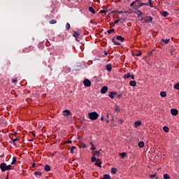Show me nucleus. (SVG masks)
Here are the masks:
<instances>
[{
	"mask_svg": "<svg viewBox=\"0 0 179 179\" xmlns=\"http://www.w3.org/2000/svg\"><path fill=\"white\" fill-rule=\"evenodd\" d=\"M82 148H86V145H85V144H84V143H83V145H82Z\"/></svg>",
	"mask_w": 179,
	"mask_h": 179,
	"instance_id": "nucleus-52",
	"label": "nucleus"
},
{
	"mask_svg": "<svg viewBox=\"0 0 179 179\" xmlns=\"http://www.w3.org/2000/svg\"><path fill=\"white\" fill-rule=\"evenodd\" d=\"M20 139L19 138H15V139H13V142L16 143L17 141H19Z\"/></svg>",
	"mask_w": 179,
	"mask_h": 179,
	"instance_id": "nucleus-48",
	"label": "nucleus"
},
{
	"mask_svg": "<svg viewBox=\"0 0 179 179\" xmlns=\"http://www.w3.org/2000/svg\"><path fill=\"white\" fill-rule=\"evenodd\" d=\"M117 92H110V94H108V96H110V98L111 99H114L115 96H117Z\"/></svg>",
	"mask_w": 179,
	"mask_h": 179,
	"instance_id": "nucleus-8",
	"label": "nucleus"
},
{
	"mask_svg": "<svg viewBox=\"0 0 179 179\" xmlns=\"http://www.w3.org/2000/svg\"><path fill=\"white\" fill-rule=\"evenodd\" d=\"M31 134H32L33 136L35 137L36 136V134L35 133H34L33 131H31Z\"/></svg>",
	"mask_w": 179,
	"mask_h": 179,
	"instance_id": "nucleus-56",
	"label": "nucleus"
},
{
	"mask_svg": "<svg viewBox=\"0 0 179 179\" xmlns=\"http://www.w3.org/2000/svg\"><path fill=\"white\" fill-rule=\"evenodd\" d=\"M138 146L140 148H143L144 147V142L143 141H140L138 143Z\"/></svg>",
	"mask_w": 179,
	"mask_h": 179,
	"instance_id": "nucleus-27",
	"label": "nucleus"
},
{
	"mask_svg": "<svg viewBox=\"0 0 179 179\" xmlns=\"http://www.w3.org/2000/svg\"><path fill=\"white\" fill-rule=\"evenodd\" d=\"M117 168H111V173L112 174H115L117 173Z\"/></svg>",
	"mask_w": 179,
	"mask_h": 179,
	"instance_id": "nucleus-24",
	"label": "nucleus"
},
{
	"mask_svg": "<svg viewBox=\"0 0 179 179\" xmlns=\"http://www.w3.org/2000/svg\"><path fill=\"white\" fill-rule=\"evenodd\" d=\"M12 169V165H7L6 163L0 164V170L2 172H6Z\"/></svg>",
	"mask_w": 179,
	"mask_h": 179,
	"instance_id": "nucleus-1",
	"label": "nucleus"
},
{
	"mask_svg": "<svg viewBox=\"0 0 179 179\" xmlns=\"http://www.w3.org/2000/svg\"><path fill=\"white\" fill-rule=\"evenodd\" d=\"M171 114H172L173 116H177L178 111L177 109H171Z\"/></svg>",
	"mask_w": 179,
	"mask_h": 179,
	"instance_id": "nucleus-7",
	"label": "nucleus"
},
{
	"mask_svg": "<svg viewBox=\"0 0 179 179\" xmlns=\"http://www.w3.org/2000/svg\"><path fill=\"white\" fill-rule=\"evenodd\" d=\"M16 162H17V157H16V156H14V157H13V161H12V162H11V165H15V164L16 163Z\"/></svg>",
	"mask_w": 179,
	"mask_h": 179,
	"instance_id": "nucleus-23",
	"label": "nucleus"
},
{
	"mask_svg": "<svg viewBox=\"0 0 179 179\" xmlns=\"http://www.w3.org/2000/svg\"><path fill=\"white\" fill-rule=\"evenodd\" d=\"M90 145H92V148H90V150H95L96 148L94 146L92 143H90Z\"/></svg>",
	"mask_w": 179,
	"mask_h": 179,
	"instance_id": "nucleus-40",
	"label": "nucleus"
},
{
	"mask_svg": "<svg viewBox=\"0 0 179 179\" xmlns=\"http://www.w3.org/2000/svg\"><path fill=\"white\" fill-rule=\"evenodd\" d=\"M157 177V175L156 174H152V175H150V178H154Z\"/></svg>",
	"mask_w": 179,
	"mask_h": 179,
	"instance_id": "nucleus-43",
	"label": "nucleus"
},
{
	"mask_svg": "<svg viewBox=\"0 0 179 179\" xmlns=\"http://www.w3.org/2000/svg\"><path fill=\"white\" fill-rule=\"evenodd\" d=\"M88 10H90V12H91V13H92V14L96 13V12L95 11L94 8L93 7H92V6L88 8Z\"/></svg>",
	"mask_w": 179,
	"mask_h": 179,
	"instance_id": "nucleus-15",
	"label": "nucleus"
},
{
	"mask_svg": "<svg viewBox=\"0 0 179 179\" xmlns=\"http://www.w3.org/2000/svg\"><path fill=\"white\" fill-rule=\"evenodd\" d=\"M76 149V146H72L71 148H70V153L71 154H74V150Z\"/></svg>",
	"mask_w": 179,
	"mask_h": 179,
	"instance_id": "nucleus-28",
	"label": "nucleus"
},
{
	"mask_svg": "<svg viewBox=\"0 0 179 179\" xmlns=\"http://www.w3.org/2000/svg\"><path fill=\"white\" fill-rule=\"evenodd\" d=\"M106 71H112V65H110V64H108V65H106Z\"/></svg>",
	"mask_w": 179,
	"mask_h": 179,
	"instance_id": "nucleus-20",
	"label": "nucleus"
},
{
	"mask_svg": "<svg viewBox=\"0 0 179 179\" xmlns=\"http://www.w3.org/2000/svg\"><path fill=\"white\" fill-rule=\"evenodd\" d=\"M131 55L134 57H141V55H142V52L138 51V52H137L136 53L132 52Z\"/></svg>",
	"mask_w": 179,
	"mask_h": 179,
	"instance_id": "nucleus-12",
	"label": "nucleus"
},
{
	"mask_svg": "<svg viewBox=\"0 0 179 179\" xmlns=\"http://www.w3.org/2000/svg\"><path fill=\"white\" fill-rule=\"evenodd\" d=\"M75 40H76L78 42H79V41H78V37L76 38H75Z\"/></svg>",
	"mask_w": 179,
	"mask_h": 179,
	"instance_id": "nucleus-59",
	"label": "nucleus"
},
{
	"mask_svg": "<svg viewBox=\"0 0 179 179\" xmlns=\"http://www.w3.org/2000/svg\"><path fill=\"white\" fill-rule=\"evenodd\" d=\"M63 113H64V116H65V117L72 115L71 110H64Z\"/></svg>",
	"mask_w": 179,
	"mask_h": 179,
	"instance_id": "nucleus-10",
	"label": "nucleus"
},
{
	"mask_svg": "<svg viewBox=\"0 0 179 179\" xmlns=\"http://www.w3.org/2000/svg\"><path fill=\"white\" fill-rule=\"evenodd\" d=\"M44 171H45L46 172L50 171V165H45L44 166Z\"/></svg>",
	"mask_w": 179,
	"mask_h": 179,
	"instance_id": "nucleus-19",
	"label": "nucleus"
},
{
	"mask_svg": "<svg viewBox=\"0 0 179 179\" xmlns=\"http://www.w3.org/2000/svg\"><path fill=\"white\" fill-rule=\"evenodd\" d=\"M163 131H164L166 133L169 132V128L166 126L163 127Z\"/></svg>",
	"mask_w": 179,
	"mask_h": 179,
	"instance_id": "nucleus-26",
	"label": "nucleus"
},
{
	"mask_svg": "<svg viewBox=\"0 0 179 179\" xmlns=\"http://www.w3.org/2000/svg\"><path fill=\"white\" fill-rule=\"evenodd\" d=\"M103 179H110V175L105 174L103 176Z\"/></svg>",
	"mask_w": 179,
	"mask_h": 179,
	"instance_id": "nucleus-30",
	"label": "nucleus"
},
{
	"mask_svg": "<svg viewBox=\"0 0 179 179\" xmlns=\"http://www.w3.org/2000/svg\"><path fill=\"white\" fill-rule=\"evenodd\" d=\"M99 115L96 112H92V113H88V118H90L91 120H97Z\"/></svg>",
	"mask_w": 179,
	"mask_h": 179,
	"instance_id": "nucleus-3",
	"label": "nucleus"
},
{
	"mask_svg": "<svg viewBox=\"0 0 179 179\" xmlns=\"http://www.w3.org/2000/svg\"><path fill=\"white\" fill-rule=\"evenodd\" d=\"M160 96L161 97H166V92H160Z\"/></svg>",
	"mask_w": 179,
	"mask_h": 179,
	"instance_id": "nucleus-25",
	"label": "nucleus"
},
{
	"mask_svg": "<svg viewBox=\"0 0 179 179\" xmlns=\"http://www.w3.org/2000/svg\"><path fill=\"white\" fill-rule=\"evenodd\" d=\"M107 12H108L107 9L100 10V13H106V14H107Z\"/></svg>",
	"mask_w": 179,
	"mask_h": 179,
	"instance_id": "nucleus-41",
	"label": "nucleus"
},
{
	"mask_svg": "<svg viewBox=\"0 0 179 179\" xmlns=\"http://www.w3.org/2000/svg\"><path fill=\"white\" fill-rule=\"evenodd\" d=\"M32 167H34V168L36 167V164L35 163L32 164Z\"/></svg>",
	"mask_w": 179,
	"mask_h": 179,
	"instance_id": "nucleus-58",
	"label": "nucleus"
},
{
	"mask_svg": "<svg viewBox=\"0 0 179 179\" xmlns=\"http://www.w3.org/2000/svg\"><path fill=\"white\" fill-rule=\"evenodd\" d=\"M57 22V20H51L49 23H50L51 24H54Z\"/></svg>",
	"mask_w": 179,
	"mask_h": 179,
	"instance_id": "nucleus-37",
	"label": "nucleus"
},
{
	"mask_svg": "<svg viewBox=\"0 0 179 179\" xmlns=\"http://www.w3.org/2000/svg\"><path fill=\"white\" fill-rule=\"evenodd\" d=\"M106 123H108V120H106Z\"/></svg>",
	"mask_w": 179,
	"mask_h": 179,
	"instance_id": "nucleus-63",
	"label": "nucleus"
},
{
	"mask_svg": "<svg viewBox=\"0 0 179 179\" xmlns=\"http://www.w3.org/2000/svg\"><path fill=\"white\" fill-rule=\"evenodd\" d=\"M121 20H124V19L123 18H120L119 20H116L115 21H114V24H117Z\"/></svg>",
	"mask_w": 179,
	"mask_h": 179,
	"instance_id": "nucleus-38",
	"label": "nucleus"
},
{
	"mask_svg": "<svg viewBox=\"0 0 179 179\" xmlns=\"http://www.w3.org/2000/svg\"><path fill=\"white\" fill-rule=\"evenodd\" d=\"M120 156H121V158L122 159H124V157H127V153L126 152H122L120 154Z\"/></svg>",
	"mask_w": 179,
	"mask_h": 179,
	"instance_id": "nucleus-34",
	"label": "nucleus"
},
{
	"mask_svg": "<svg viewBox=\"0 0 179 179\" xmlns=\"http://www.w3.org/2000/svg\"><path fill=\"white\" fill-rule=\"evenodd\" d=\"M106 117H108V114H106Z\"/></svg>",
	"mask_w": 179,
	"mask_h": 179,
	"instance_id": "nucleus-61",
	"label": "nucleus"
},
{
	"mask_svg": "<svg viewBox=\"0 0 179 179\" xmlns=\"http://www.w3.org/2000/svg\"><path fill=\"white\" fill-rule=\"evenodd\" d=\"M169 15V13H167V11H163L162 16L164 17H166Z\"/></svg>",
	"mask_w": 179,
	"mask_h": 179,
	"instance_id": "nucleus-29",
	"label": "nucleus"
},
{
	"mask_svg": "<svg viewBox=\"0 0 179 179\" xmlns=\"http://www.w3.org/2000/svg\"><path fill=\"white\" fill-rule=\"evenodd\" d=\"M130 76H131V75L130 74V73H128L126 75H124V78H130Z\"/></svg>",
	"mask_w": 179,
	"mask_h": 179,
	"instance_id": "nucleus-35",
	"label": "nucleus"
},
{
	"mask_svg": "<svg viewBox=\"0 0 179 179\" xmlns=\"http://www.w3.org/2000/svg\"><path fill=\"white\" fill-rule=\"evenodd\" d=\"M111 41L113 43L114 45H120V43H117L115 41V37H113V38H111Z\"/></svg>",
	"mask_w": 179,
	"mask_h": 179,
	"instance_id": "nucleus-18",
	"label": "nucleus"
},
{
	"mask_svg": "<svg viewBox=\"0 0 179 179\" xmlns=\"http://www.w3.org/2000/svg\"><path fill=\"white\" fill-rule=\"evenodd\" d=\"M129 78H131V80H135V76L134 75H131V76Z\"/></svg>",
	"mask_w": 179,
	"mask_h": 179,
	"instance_id": "nucleus-47",
	"label": "nucleus"
},
{
	"mask_svg": "<svg viewBox=\"0 0 179 179\" xmlns=\"http://www.w3.org/2000/svg\"><path fill=\"white\" fill-rule=\"evenodd\" d=\"M139 1V0H136V1H134V2H136V3H138Z\"/></svg>",
	"mask_w": 179,
	"mask_h": 179,
	"instance_id": "nucleus-60",
	"label": "nucleus"
},
{
	"mask_svg": "<svg viewBox=\"0 0 179 179\" xmlns=\"http://www.w3.org/2000/svg\"><path fill=\"white\" fill-rule=\"evenodd\" d=\"M113 32H115V29H109V30L107 31V33H108V34H113Z\"/></svg>",
	"mask_w": 179,
	"mask_h": 179,
	"instance_id": "nucleus-31",
	"label": "nucleus"
},
{
	"mask_svg": "<svg viewBox=\"0 0 179 179\" xmlns=\"http://www.w3.org/2000/svg\"><path fill=\"white\" fill-rule=\"evenodd\" d=\"M136 1H132V3L129 5V6L133 7L136 4Z\"/></svg>",
	"mask_w": 179,
	"mask_h": 179,
	"instance_id": "nucleus-45",
	"label": "nucleus"
},
{
	"mask_svg": "<svg viewBox=\"0 0 179 179\" xmlns=\"http://www.w3.org/2000/svg\"><path fill=\"white\" fill-rule=\"evenodd\" d=\"M163 178L164 179H170V176L168 174L163 175Z\"/></svg>",
	"mask_w": 179,
	"mask_h": 179,
	"instance_id": "nucleus-36",
	"label": "nucleus"
},
{
	"mask_svg": "<svg viewBox=\"0 0 179 179\" xmlns=\"http://www.w3.org/2000/svg\"><path fill=\"white\" fill-rule=\"evenodd\" d=\"M100 151H101V150H99V151H96V152H95V154H93V155H97L98 157H99Z\"/></svg>",
	"mask_w": 179,
	"mask_h": 179,
	"instance_id": "nucleus-44",
	"label": "nucleus"
},
{
	"mask_svg": "<svg viewBox=\"0 0 179 179\" xmlns=\"http://www.w3.org/2000/svg\"><path fill=\"white\" fill-rule=\"evenodd\" d=\"M12 144L14 145V146H16V142L13 141Z\"/></svg>",
	"mask_w": 179,
	"mask_h": 179,
	"instance_id": "nucleus-57",
	"label": "nucleus"
},
{
	"mask_svg": "<svg viewBox=\"0 0 179 179\" xmlns=\"http://www.w3.org/2000/svg\"><path fill=\"white\" fill-rule=\"evenodd\" d=\"M108 92V87L103 86L102 89H101V94H105Z\"/></svg>",
	"mask_w": 179,
	"mask_h": 179,
	"instance_id": "nucleus-11",
	"label": "nucleus"
},
{
	"mask_svg": "<svg viewBox=\"0 0 179 179\" xmlns=\"http://www.w3.org/2000/svg\"><path fill=\"white\" fill-rule=\"evenodd\" d=\"M118 122H119V123H120V124H122V123H123V120H121V119H120V120H118Z\"/></svg>",
	"mask_w": 179,
	"mask_h": 179,
	"instance_id": "nucleus-51",
	"label": "nucleus"
},
{
	"mask_svg": "<svg viewBox=\"0 0 179 179\" xmlns=\"http://www.w3.org/2000/svg\"><path fill=\"white\" fill-rule=\"evenodd\" d=\"M69 29H71V24H69V23L67 22L66 24V31H69Z\"/></svg>",
	"mask_w": 179,
	"mask_h": 179,
	"instance_id": "nucleus-32",
	"label": "nucleus"
},
{
	"mask_svg": "<svg viewBox=\"0 0 179 179\" xmlns=\"http://www.w3.org/2000/svg\"><path fill=\"white\" fill-rule=\"evenodd\" d=\"M161 42L164 43V44H168L170 42V39H161Z\"/></svg>",
	"mask_w": 179,
	"mask_h": 179,
	"instance_id": "nucleus-21",
	"label": "nucleus"
},
{
	"mask_svg": "<svg viewBox=\"0 0 179 179\" xmlns=\"http://www.w3.org/2000/svg\"><path fill=\"white\" fill-rule=\"evenodd\" d=\"M83 83H84V86L87 87H90V85H92V83L88 79H85V80L83 81Z\"/></svg>",
	"mask_w": 179,
	"mask_h": 179,
	"instance_id": "nucleus-5",
	"label": "nucleus"
},
{
	"mask_svg": "<svg viewBox=\"0 0 179 179\" xmlns=\"http://www.w3.org/2000/svg\"><path fill=\"white\" fill-rule=\"evenodd\" d=\"M100 120H101V121L104 120V117L103 116L101 117Z\"/></svg>",
	"mask_w": 179,
	"mask_h": 179,
	"instance_id": "nucleus-55",
	"label": "nucleus"
},
{
	"mask_svg": "<svg viewBox=\"0 0 179 179\" xmlns=\"http://www.w3.org/2000/svg\"><path fill=\"white\" fill-rule=\"evenodd\" d=\"M116 40L121 41L122 43H124L125 39L122 36L117 35L116 36Z\"/></svg>",
	"mask_w": 179,
	"mask_h": 179,
	"instance_id": "nucleus-9",
	"label": "nucleus"
},
{
	"mask_svg": "<svg viewBox=\"0 0 179 179\" xmlns=\"http://www.w3.org/2000/svg\"><path fill=\"white\" fill-rule=\"evenodd\" d=\"M103 55H108V52H107V51H106V50H104V51H103Z\"/></svg>",
	"mask_w": 179,
	"mask_h": 179,
	"instance_id": "nucleus-50",
	"label": "nucleus"
},
{
	"mask_svg": "<svg viewBox=\"0 0 179 179\" xmlns=\"http://www.w3.org/2000/svg\"><path fill=\"white\" fill-rule=\"evenodd\" d=\"M141 125H142L141 121H136V122H134V126H135L136 127H141Z\"/></svg>",
	"mask_w": 179,
	"mask_h": 179,
	"instance_id": "nucleus-13",
	"label": "nucleus"
},
{
	"mask_svg": "<svg viewBox=\"0 0 179 179\" xmlns=\"http://www.w3.org/2000/svg\"><path fill=\"white\" fill-rule=\"evenodd\" d=\"M151 6L153 8V5H152V0H148L147 3H140L139 5H136V9H140L142 6Z\"/></svg>",
	"mask_w": 179,
	"mask_h": 179,
	"instance_id": "nucleus-2",
	"label": "nucleus"
},
{
	"mask_svg": "<svg viewBox=\"0 0 179 179\" xmlns=\"http://www.w3.org/2000/svg\"><path fill=\"white\" fill-rule=\"evenodd\" d=\"M71 143H72L71 141H67V142L66 143V144H71Z\"/></svg>",
	"mask_w": 179,
	"mask_h": 179,
	"instance_id": "nucleus-53",
	"label": "nucleus"
},
{
	"mask_svg": "<svg viewBox=\"0 0 179 179\" xmlns=\"http://www.w3.org/2000/svg\"><path fill=\"white\" fill-rule=\"evenodd\" d=\"M5 179H8V176H7L6 178H5Z\"/></svg>",
	"mask_w": 179,
	"mask_h": 179,
	"instance_id": "nucleus-62",
	"label": "nucleus"
},
{
	"mask_svg": "<svg viewBox=\"0 0 179 179\" xmlns=\"http://www.w3.org/2000/svg\"><path fill=\"white\" fill-rule=\"evenodd\" d=\"M34 175L36 176H42V173L41 171H35L34 172Z\"/></svg>",
	"mask_w": 179,
	"mask_h": 179,
	"instance_id": "nucleus-22",
	"label": "nucleus"
},
{
	"mask_svg": "<svg viewBox=\"0 0 179 179\" xmlns=\"http://www.w3.org/2000/svg\"><path fill=\"white\" fill-rule=\"evenodd\" d=\"M141 18H140V20H141L142 22L145 19V17H142L141 16Z\"/></svg>",
	"mask_w": 179,
	"mask_h": 179,
	"instance_id": "nucleus-49",
	"label": "nucleus"
},
{
	"mask_svg": "<svg viewBox=\"0 0 179 179\" xmlns=\"http://www.w3.org/2000/svg\"><path fill=\"white\" fill-rule=\"evenodd\" d=\"M153 20L152 16H145V19L142 21V23H150Z\"/></svg>",
	"mask_w": 179,
	"mask_h": 179,
	"instance_id": "nucleus-4",
	"label": "nucleus"
},
{
	"mask_svg": "<svg viewBox=\"0 0 179 179\" xmlns=\"http://www.w3.org/2000/svg\"><path fill=\"white\" fill-rule=\"evenodd\" d=\"M117 13H118V14H123L124 12H123V11H117Z\"/></svg>",
	"mask_w": 179,
	"mask_h": 179,
	"instance_id": "nucleus-54",
	"label": "nucleus"
},
{
	"mask_svg": "<svg viewBox=\"0 0 179 179\" xmlns=\"http://www.w3.org/2000/svg\"><path fill=\"white\" fill-rule=\"evenodd\" d=\"M137 13H138V17H141L143 15V13L141 10H138Z\"/></svg>",
	"mask_w": 179,
	"mask_h": 179,
	"instance_id": "nucleus-39",
	"label": "nucleus"
},
{
	"mask_svg": "<svg viewBox=\"0 0 179 179\" xmlns=\"http://www.w3.org/2000/svg\"><path fill=\"white\" fill-rule=\"evenodd\" d=\"M173 88L179 90V83L173 85Z\"/></svg>",
	"mask_w": 179,
	"mask_h": 179,
	"instance_id": "nucleus-33",
	"label": "nucleus"
},
{
	"mask_svg": "<svg viewBox=\"0 0 179 179\" xmlns=\"http://www.w3.org/2000/svg\"><path fill=\"white\" fill-rule=\"evenodd\" d=\"M95 162H97V159L95 157V154H93L92 157H91V162L94 163Z\"/></svg>",
	"mask_w": 179,
	"mask_h": 179,
	"instance_id": "nucleus-16",
	"label": "nucleus"
},
{
	"mask_svg": "<svg viewBox=\"0 0 179 179\" xmlns=\"http://www.w3.org/2000/svg\"><path fill=\"white\" fill-rule=\"evenodd\" d=\"M115 111L116 112H120V107L118 106H115Z\"/></svg>",
	"mask_w": 179,
	"mask_h": 179,
	"instance_id": "nucleus-42",
	"label": "nucleus"
},
{
	"mask_svg": "<svg viewBox=\"0 0 179 179\" xmlns=\"http://www.w3.org/2000/svg\"><path fill=\"white\" fill-rule=\"evenodd\" d=\"M17 78H14V79L12 80L13 83H17Z\"/></svg>",
	"mask_w": 179,
	"mask_h": 179,
	"instance_id": "nucleus-46",
	"label": "nucleus"
},
{
	"mask_svg": "<svg viewBox=\"0 0 179 179\" xmlns=\"http://www.w3.org/2000/svg\"><path fill=\"white\" fill-rule=\"evenodd\" d=\"M103 162L101 159H97V162H95V166L101 168V164H102Z\"/></svg>",
	"mask_w": 179,
	"mask_h": 179,
	"instance_id": "nucleus-6",
	"label": "nucleus"
},
{
	"mask_svg": "<svg viewBox=\"0 0 179 179\" xmlns=\"http://www.w3.org/2000/svg\"><path fill=\"white\" fill-rule=\"evenodd\" d=\"M80 36V34L77 33L76 31H73V37L75 38H78Z\"/></svg>",
	"mask_w": 179,
	"mask_h": 179,
	"instance_id": "nucleus-17",
	"label": "nucleus"
},
{
	"mask_svg": "<svg viewBox=\"0 0 179 179\" xmlns=\"http://www.w3.org/2000/svg\"><path fill=\"white\" fill-rule=\"evenodd\" d=\"M129 86L136 87V80H131V81L129 82Z\"/></svg>",
	"mask_w": 179,
	"mask_h": 179,
	"instance_id": "nucleus-14",
	"label": "nucleus"
}]
</instances>
